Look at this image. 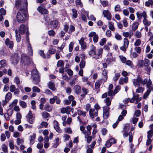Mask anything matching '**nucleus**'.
I'll return each instance as SVG.
<instances>
[{"label": "nucleus", "instance_id": "28", "mask_svg": "<svg viewBox=\"0 0 153 153\" xmlns=\"http://www.w3.org/2000/svg\"><path fill=\"white\" fill-rule=\"evenodd\" d=\"M7 66L6 61L5 60H2L0 61V69L4 68Z\"/></svg>", "mask_w": 153, "mask_h": 153}, {"label": "nucleus", "instance_id": "27", "mask_svg": "<svg viewBox=\"0 0 153 153\" xmlns=\"http://www.w3.org/2000/svg\"><path fill=\"white\" fill-rule=\"evenodd\" d=\"M102 80L101 79L98 80L95 83V88L97 90L99 88L102 84Z\"/></svg>", "mask_w": 153, "mask_h": 153}, {"label": "nucleus", "instance_id": "44", "mask_svg": "<svg viewBox=\"0 0 153 153\" xmlns=\"http://www.w3.org/2000/svg\"><path fill=\"white\" fill-rule=\"evenodd\" d=\"M148 135L147 137L148 138H152V136L153 135V129H151L148 132Z\"/></svg>", "mask_w": 153, "mask_h": 153}, {"label": "nucleus", "instance_id": "45", "mask_svg": "<svg viewBox=\"0 0 153 153\" xmlns=\"http://www.w3.org/2000/svg\"><path fill=\"white\" fill-rule=\"evenodd\" d=\"M18 100L17 99L14 100L12 103L9 105V107L11 108H13L16 105L18 102Z\"/></svg>", "mask_w": 153, "mask_h": 153}, {"label": "nucleus", "instance_id": "3", "mask_svg": "<svg viewBox=\"0 0 153 153\" xmlns=\"http://www.w3.org/2000/svg\"><path fill=\"white\" fill-rule=\"evenodd\" d=\"M122 35L125 38L123 39V45L120 47V48L122 51L126 52L128 47L129 44L128 40L126 38L129 37V38L130 39L133 35V33L130 34V33L128 32H124L123 33Z\"/></svg>", "mask_w": 153, "mask_h": 153}, {"label": "nucleus", "instance_id": "19", "mask_svg": "<svg viewBox=\"0 0 153 153\" xmlns=\"http://www.w3.org/2000/svg\"><path fill=\"white\" fill-rule=\"evenodd\" d=\"M6 45L8 46L10 48H12L13 47V42L12 41H10L8 38H7L5 41Z\"/></svg>", "mask_w": 153, "mask_h": 153}, {"label": "nucleus", "instance_id": "5", "mask_svg": "<svg viewBox=\"0 0 153 153\" xmlns=\"http://www.w3.org/2000/svg\"><path fill=\"white\" fill-rule=\"evenodd\" d=\"M151 81L149 79L146 84L147 88L148 89L144 94V98L146 99L149 95L151 91H153V87Z\"/></svg>", "mask_w": 153, "mask_h": 153}, {"label": "nucleus", "instance_id": "25", "mask_svg": "<svg viewBox=\"0 0 153 153\" xmlns=\"http://www.w3.org/2000/svg\"><path fill=\"white\" fill-rule=\"evenodd\" d=\"M120 76V73H117L116 72H114V75L113 76L112 78V80L115 82H116Z\"/></svg>", "mask_w": 153, "mask_h": 153}, {"label": "nucleus", "instance_id": "47", "mask_svg": "<svg viewBox=\"0 0 153 153\" xmlns=\"http://www.w3.org/2000/svg\"><path fill=\"white\" fill-rule=\"evenodd\" d=\"M19 104L20 106L22 108H25L27 106L26 103L24 101H20L19 102Z\"/></svg>", "mask_w": 153, "mask_h": 153}, {"label": "nucleus", "instance_id": "9", "mask_svg": "<svg viewBox=\"0 0 153 153\" xmlns=\"http://www.w3.org/2000/svg\"><path fill=\"white\" fill-rule=\"evenodd\" d=\"M88 36L90 37H93V41L95 43H97L99 37L97 34L94 32H91L89 33Z\"/></svg>", "mask_w": 153, "mask_h": 153}, {"label": "nucleus", "instance_id": "61", "mask_svg": "<svg viewBox=\"0 0 153 153\" xmlns=\"http://www.w3.org/2000/svg\"><path fill=\"white\" fill-rule=\"evenodd\" d=\"M85 62L84 61L82 60L79 66L81 68H84L85 66Z\"/></svg>", "mask_w": 153, "mask_h": 153}, {"label": "nucleus", "instance_id": "55", "mask_svg": "<svg viewBox=\"0 0 153 153\" xmlns=\"http://www.w3.org/2000/svg\"><path fill=\"white\" fill-rule=\"evenodd\" d=\"M48 34L50 36H54L55 35V32L53 30H50L48 32Z\"/></svg>", "mask_w": 153, "mask_h": 153}, {"label": "nucleus", "instance_id": "51", "mask_svg": "<svg viewBox=\"0 0 153 153\" xmlns=\"http://www.w3.org/2000/svg\"><path fill=\"white\" fill-rule=\"evenodd\" d=\"M75 30V28L73 25H71L69 27V30L68 33L69 34L71 33L72 32Z\"/></svg>", "mask_w": 153, "mask_h": 153}, {"label": "nucleus", "instance_id": "16", "mask_svg": "<svg viewBox=\"0 0 153 153\" xmlns=\"http://www.w3.org/2000/svg\"><path fill=\"white\" fill-rule=\"evenodd\" d=\"M95 144V141H93L90 145L88 146V147H90V148H88L86 150L87 153H92L93 152V151L92 149H93L94 148Z\"/></svg>", "mask_w": 153, "mask_h": 153}, {"label": "nucleus", "instance_id": "46", "mask_svg": "<svg viewBox=\"0 0 153 153\" xmlns=\"http://www.w3.org/2000/svg\"><path fill=\"white\" fill-rule=\"evenodd\" d=\"M138 87V88L136 90V92L138 93L140 92H143L144 90V88L140 86Z\"/></svg>", "mask_w": 153, "mask_h": 153}, {"label": "nucleus", "instance_id": "11", "mask_svg": "<svg viewBox=\"0 0 153 153\" xmlns=\"http://www.w3.org/2000/svg\"><path fill=\"white\" fill-rule=\"evenodd\" d=\"M89 114L91 117L93 118L98 115V110L95 109H90L89 111Z\"/></svg>", "mask_w": 153, "mask_h": 153}, {"label": "nucleus", "instance_id": "7", "mask_svg": "<svg viewBox=\"0 0 153 153\" xmlns=\"http://www.w3.org/2000/svg\"><path fill=\"white\" fill-rule=\"evenodd\" d=\"M30 59L29 57L24 55H22L21 56V62L24 65H28L30 64Z\"/></svg>", "mask_w": 153, "mask_h": 153}, {"label": "nucleus", "instance_id": "57", "mask_svg": "<svg viewBox=\"0 0 153 153\" xmlns=\"http://www.w3.org/2000/svg\"><path fill=\"white\" fill-rule=\"evenodd\" d=\"M121 86L119 85H117L115 88L114 90V94H116L120 89Z\"/></svg>", "mask_w": 153, "mask_h": 153}, {"label": "nucleus", "instance_id": "2", "mask_svg": "<svg viewBox=\"0 0 153 153\" xmlns=\"http://www.w3.org/2000/svg\"><path fill=\"white\" fill-rule=\"evenodd\" d=\"M91 50L89 52V55L96 59H99L102 57L103 53V49L102 48H99L98 50V52H96V47L93 45L90 46Z\"/></svg>", "mask_w": 153, "mask_h": 153}, {"label": "nucleus", "instance_id": "18", "mask_svg": "<svg viewBox=\"0 0 153 153\" xmlns=\"http://www.w3.org/2000/svg\"><path fill=\"white\" fill-rule=\"evenodd\" d=\"M128 80V77H121L119 80V83L120 85H123L124 83H127Z\"/></svg>", "mask_w": 153, "mask_h": 153}, {"label": "nucleus", "instance_id": "37", "mask_svg": "<svg viewBox=\"0 0 153 153\" xmlns=\"http://www.w3.org/2000/svg\"><path fill=\"white\" fill-rule=\"evenodd\" d=\"M48 123L45 122H42L41 123L40 125L39 126V128H41L43 127L46 128L48 126Z\"/></svg>", "mask_w": 153, "mask_h": 153}, {"label": "nucleus", "instance_id": "42", "mask_svg": "<svg viewBox=\"0 0 153 153\" xmlns=\"http://www.w3.org/2000/svg\"><path fill=\"white\" fill-rule=\"evenodd\" d=\"M1 148L4 152L5 153H8L7 147L5 144H2Z\"/></svg>", "mask_w": 153, "mask_h": 153}, {"label": "nucleus", "instance_id": "59", "mask_svg": "<svg viewBox=\"0 0 153 153\" xmlns=\"http://www.w3.org/2000/svg\"><path fill=\"white\" fill-rule=\"evenodd\" d=\"M56 99V96H54L52 98L50 99L49 102L51 104H53L55 102V100Z\"/></svg>", "mask_w": 153, "mask_h": 153}, {"label": "nucleus", "instance_id": "63", "mask_svg": "<svg viewBox=\"0 0 153 153\" xmlns=\"http://www.w3.org/2000/svg\"><path fill=\"white\" fill-rule=\"evenodd\" d=\"M24 142V141L23 140L19 138H18L17 139V144L18 145H20V144L23 143Z\"/></svg>", "mask_w": 153, "mask_h": 153}, {"label": "nucleus", "instance_id": "34", "mask_svg": "<svg viewBox=\"0 0 153 153\" xmlns=\"http://www.w3.org/2000/svg\"><path fill=\"white\" fill-rule=\"evenodd\" d=\"M36 135L35 134H33V135L30 136V144H33L35 141Z\"/></svg>", "mask_w": 153, "mask_h": 153}, {"label": "nucleus", "instance_id": "64", "mask_svg": "<svg viewBox=\"0 0 153 153\" xmlns=\"http://www.w3.org/2000/svg\"><path fill=\"white\" fill-rule=\"evenodd\" d=\"M32 90L33 91L38 93H39L40 91L39 88L36 86H33L32 88Z\"/></svg>", "mask_w": 153, "mask_h": 153}, {"label": "nucleus", "instance_id": "50", "mask_svg": "<svg viewBox=\"0 0 153 153\" xmlns=\"http://www.w3.org/2000/svg\"><path fill=\"white\" fill-rule=\"evenodd\" d=\"M105 102L108 106L110 105L111 104V100L109 97L106 98L104 100Z\"/></svg>", "mask_w": 153, "mask_h": 153}, {"label": "nucleus", "instance_id": "13", "mask_svg": "<svg viewBox=\"0 0 153 153\" xmlns=\"http://www.w3.org/2000/svg\"><path fill=\"white\" fill-rule=\"evenodd\" d=\"M102 13L105 17L108 20H111V15L108 10H104L103 11Z\"/></svg>", "mask_w": 153, "mask_h": 153}, {"label": "nucleus", "instance_id": "12", "mask_svg": "<svg viewBox=\"0 0 153 153\" xmlns=\"http://www.w3.org/2000/svg\"><path fill=\"white\" fill-rule=\"evenodd\" d=\"M142 79L140 77H138L137 79H134L133 80V82L134 85L135 86L139 87L141 84Z\"/></svg>", "mask_w": 153, "mask_h": 153}, {"label": "nucleus", "instance_id": "39", "mask_svg": "<svg viewBox=\"0 0 153 153\" xmlns=\"http://www.w3.org/2000/svg\"><path fill=\"white\" fill-rule=\"evenodd\" d=\"M138 23L137 22L134 23L132 25V30L134 31H135L138 28Z\"/></svg>", "mask_w": 153, "mask_h": 153}, {"label": "nucleus", "instance_id": "35", "mask_svg": "<svg viewBox=\"0 0 153 153\" xmlns=\"http://www.w3.org/2000/svg\"><path fill=\"white\" fill-rule=\"evenodd\" d=\"M109 28L112 31H114L115 30V28L114 26V23L112 22H108Z\"/></svg>", "mask_w": 153, "mask_h": 153}, {"label": "nucleus", "instance_id": "54", "mask_svg": "<svg viewBox=\"0 0 153 153\" xmlns=\"http://www.w3.org/2000/svg\"><path fill=\"white\" fill-rule=\"evenodd\" d=\"M133 135L131 132H130L129 133L128 141L130 143H131L133 140Z\"/></svg>", "mask_w": 153, "mask_h": 153}, {"label": "nucleus", "instance_id": "21", "mask_svg": "<svg viewBox=\"0 0 153 153\" xmlns=\"http://www.w3.org/2000/svg\"><path fill=\"white\" fill-rule=\"evenodd\" d=\"M136 15L137 18L139 19H141L142 17H143L144 19L147 17L146 13L145 11H143L142 13L137 12L136 13Z\"/></svg>", "mask_w": 153, "mask_h": 153}, {"label": "nucleus", "instance_id": "20", "mask_svg": "<svg viewBox=\"0 0 153 153\" xmlns=\"http://www.w3.org/2000/svg\"><path fill=\"white\" fill-rule=\"evenodd\" d=\"M79 42L81 46V48L82 49H85L86 47V43L84 42V38H82L81 39L79 40Z\"/></svg>", "mask_w": 153, "mask_h": 153}, {"label": "nucleus", "instance_id": "22", "mask_svg": "<svg viewBox=\"0 0 153 153\" xmlns=\"http://www.w3.org/2000/svg\"><path fill=\"white\" fill-rule=\"evenodd\" d=\"M74 90L76 94H79L81 91V87L78 85H75L74 86Z\"/></svg>", "mask_w": 153, "mask_h": 153}, {"label": "nucleus", "instance_id": "49", "mask_svg": "<svg viewBox=\"0 0 153 153\" xmlns=\"http://www.w3.org/2000/svg\"><path fill=\"white\" fill-rule=\"evenodd\" d=\"M42 115L43 117L46 118L50 117V114L45 111L42 112Z\"/></svg>", "mask_w": 153, "mask_h": 153}, {"label": "nucleus", "instance_id": "33", "mask_svg": "<svg viewBox=\"0 0 153 153\" xmlns=\"http://www.w3.org/2000/svg\"><path fill=\"white\" fill-rule=\"evenodd\" d=\"M56 51V49L52 45L51 46L48 51L49 53L50 54H53L55 53Z\"/></svg>", "mask_w": 153, "mask_h": 153}, {"label": "nucleus", "instance_id": "62", "mask_svg": "<svg viewBox=\"0 0 153 153\" xmlns=\"http://www.w3.org/2000/svg\"><path fill=\"white\" fill-rule=\"evenodd\" d=\"M77 78H75L72 79L71 81H70V83L71 85H72L74 84L77 82Z\"/></svg>", "mask_w": 153, "mask_h": 153}, {"label": "nucleus", "instance_id": "1", "mask_svg": "<svg viewBox=\"0 0 153 153\" xmlns=\"http://www.w3.org/2000/svg\"><path fill=\"white\" fill-rule=\"evenodd\" d=\"M27 0H16L15 6L17 8H19L16 16L17 21L19 23H25L27 19Z\"/></svg>", "mask_w": 153, "mask_h": 153}, {"label": "nucleus", "instance_id": "8", "mask_svg": "<svg viewBox=\"0 0 153 153\" xmlns=\"http://www.w3.org/2000/svg\"><path fill=\"white\" fill-rule=\"evenodd\" d=\"M28 121L30 124H33L35 120L34 118L33 117L32 113L30 111L27 115L26 116Z\"/></svg>", "mask_w": 153, "mask_h": 153}, {"label": "nucleus", "instance_id": "26", "mask_svg": "<svg viewBox=\"0 0 153 153\" xmlns=\"http://www.w3.org/2000/svg\"><path fill=\"white\" fill-rule=\"evenodd\" d=\"M15 33L16 36V39L17 41L19 42H20L21 39L20 34L19 33V31L17 30H16Z\"/></svg>", "mask_w": 153, "mask_h": 153}, {"label": "nucleus", "instance_id": "31", "mask_svg": "<svg viewBox=\"0 0 153 153\" xmlns=\"http://www.w3.org/2000/svg\"><path fill=\"white\" fill-rule=\"evenodd\" d=\"M58 24V22L57 21H54L51 22V27L52 29H54L57 27Z\"/></svg>", "mask_w": 153, "mask_h": 153}, {"label": "nucleus", "instance_id": "6", "mask_svg": "<svg viewBox=\"0 0 153 153\" xmlns=\"http://www.w3.org/2000/svg\"><path fill=\"white\" fill-rule=\"evenodd\" d=\"M19 33H21L22 35L26 34L27 35L28 33V28L24 24H22L19 27Z\"/></svg>", "mask_w": 153, "mask_h": 153}, {"label": "nucleus", "instance_id": "29", "mask_svg": "<svg viewBox=\"0 0 153 153\" xmlns=\"http://www.w3.org/2000/svg\"><path fill=\"white\" fill-rule=\"evenodd\" d=\"M39 54L44 58H49L50 57V55L49 54H47L46 56H45L43 51L40 50L39 52Z\"/></svg>", "mask_w": 153, "mask_h": 153}, {"label": "nucleus", "instance_id": "53", "mask_svg": "<svg viewBox=\"0 0 153 153\" xmlns=\"http://www.w3.org/2000/svg\"><path fill=\"white\" fill-rule=\"evenodd\" d=\"M115 38L118 40H121L122 39V36L117 33H115Z\"/></svg>", "mask_w": 153, "mask_h": 153}, {"label": "nucleus", "instance_id": "40", "mask_svg": "<svg viewBox=\"0 0 153 153\" xmlns=\"http://www.w3.org/2000/svg\"><path fill=\"white\" fill-rule=\"evenodd\" d=\"M77 112L79 115H82L83 117H85L86 115V112L85 111H83L82 110H77Z\"/></svg>", "mask_w": 153, "mask_h": 153}, {"label": "nucleus", "instance_id": "23", "mask_svg": "<svg viewBox=\"0 0 153 153\" xmlns=\"http://www.w3.org/2000/svg\"><path fill=\"white\" fill-rule=\"evenodd\" d=\"M91 134V132H88L87 134L85 135V137L86 139L87 143H90L92 140V137L90 136Z\"/></svg>", "mask_w": 153, "mask_h": 153}, {"label": "nucleus", "instance_id": "17", "mask_svg": "<svg viewBox=\"0 0 153 153\" xmlns=\"http://www.w3.org/2000/svg\"><path fill=\"white\" fill-rule=\"evenodd\" d=\"M27 41L28 43V44L27 45L28 53L29 55L32 56L33 53V50L31 46V45L29 41L28 38H27Z\"/></svg>", "mask_w": 153, "mask_h": 153}, {"label": "nucleus", "instance_id": "14", "mask_svg": "<svg viewBox=\"0 0 153 153\" xmlns=\"http://www.w3.org/2000/svg\"><path fill=\"white\" fill-rule=\"evenodd\" d=\"M37 10L41 13V14H47L48 13V11L46 9L41 6L38 7L37 8Z\"/></svg>", "mask_w": 153, "mask_h": 153}, {"label": "nucleus", "instance_id": "56", "mask_svg": "<svg viewBox=\"0 0 153 153\" xmlns=\"http://www.w3.org/2000/svg\"><path fill=\"white\" fill-rule=\"evenodd\" d=\"M133 94V97L135 100H136L137 102L139 101L140 100V99H139V95L138 94H135L134 93Z\"/></svg>", "mask_w": 153, "mask_h": 153}, {"label": "nucleus", "instance_id": "52", "mask_svg": "<svg viewBox=\"0 0 153 153\" xmlns=\"http://www.w3.org/2000/svg\"><path fill=\"white\" fill-rule=\"evenodd\" d=\"M74 43L73 42H71L70 43L69 45V51L70 52H71L73 49V46Z\"/></svg>", "mask_w": 153, "mask_h": 153}, {"label": "nucleus", "instance_id": "15", "mask_svg": "<svg viewBox=\"0 0 153 153\" xmlns=\"http://www.w3.org/2000/svg\"><path fill=\"white\" fill-rule=\"evenodd\" d=\"M108 73V71L105 69H104L102 72V78L101 79L103 82H105L107 81L108 76L107 75Z\"/></svg>", "mask_w": 153, "mask_h": 153}, {"label": "nucleus", "instance_id": "58", "mask_svg": "<svg viewBox=\"0 0 153 153\" xmlns=\"http://www.w3.org/2000/svg\"><path fill=\"white\" fill-rule=\"evenodd\" d=\"M114 10L116 12L120 11L121 10V8L119 4H117L114 7Z\"/></svg>", "mask_w": 153, "mask_h": 153}, {"label": "nucleus", "instance_id": "41", "mask_svg": "<svg viewBox=\"0 0 153 153\" xmlns=\"http://www.w3.org/2000/svg\"><path fill=\"white\" fill-rule=\"evenodd\" d=\"M72 16L74 19L76 18L78 14L76 10L75 9H72Z\"/></svg>", "mask_w": 153, "mask_h": 153}, {"label": "nucleus", "instance_id": "43", "mask_svg": "<svg viewBox=\"0 0 153 153\" xmlns=\"http://www.w3.org/2000/svg\"><path fill=\"white\" fill-rule=\"evenodd\" d=\"M114 59L112 56H111L110 57L107 58L106 62L108 64H109L112 62L114 61Z\"/></svg>", "mask_w": 153, "mask_h": 153}, {"label": "nucleus", "instance_id": "48", "mask_svg": "<svg viewBox=\"0 0 153 153\" xmlns=\"http://www.w3.org/2000/svg\"><path fill=\"white\" fill-rule=\"evenodd\" d=\"M12 94L10 92H8L6 95L5 99L9 101L11 98Z\"/></svg>", "mask_w": 153, "mask_h": 153}, {"label": "nucleus", "instance_id": "36", "mask_svg": "<svg viewBox=\"0 0 153 153\" xmlns=\"http://www.w3.org/2000/svg\"><path fill=\"white\" fill-rule=\"evenodd\" d=\"M80 129L82 131V133L84 134L85 135L87 134L88 132L85 129V127L84 126L82 125L80 126Z\"/></svg>", "mask_w": 153, "mask_h": 153}, {"label": "nucleus", "instance_id": "24", "mask_svg": "<svg viewBox=\"0 0 153 153\" xmlns=\"http://www.w3.org/2000/svg\"><path fill=\"white\" fill-rule=\"evenodd\" d=\"M48 85L49 89L53 91H55L56 90L54 83L52 81L49 82L48 83Z\"/></svg>", "mask_w": 153, "mask_h": 153}, {"label": "nucleus", "instance_id": "32", "mask_svg": "<svg viewBox=\"0 0 153 153\" xmlns=\"http://www.w3.org/2000/svg\"><path fill=\"white\" fill-rule=\"evenodd\" d=\"M143 23L144 25L148 26H149L151 23V22L150 21H148L147 19V17L144 19L143 20Z\"/></svg>", "mask_w": 153, "mask_h": 153}, {"label": "nucleus", "instance_id": "38", "mask_svg": "<svg viewBox=\"0 0 153 153\" xmlns=\"http://www.w3.org/2000/svg\"><path fill=\"white\" fill-rule=\"evenodd\" d=\"M59 138H56L54 140V143L53 145L54 148H56L59 144Z\"/></svg>", "mask_w": 153, "mask_h": 153}, {"label": "nucleus", "instance_id": "10", "mask_svg": "<svg viewBox=\"0 0 153 153\" xmlns=\"http://www.w3.org/2000/svg\"><path fill=\"white\" fill-rule=\"evenodd\" d=\"M19 58L17 53H15L11 57L12 63L14 65H16L19 61Z\"/></svg>", "mask_w": 153, "mask_h": 153}, {"label": "nucleus", "instance_id": "60", "mask_svg": "<svg viewBox=\"0 0 153 153\" xmlns=\"http://www.w3.org/2000/svg\"><path fill=\"white\" fill-rule=\"evenodd\" d=\"M135 36L136 37L138 38H141L142 36V35L141 34L140 32L138 31H137L135 33Z\"/></svg>", "mask_w": 153, "mask_h": 153}, {"label": "nucleus", "instance_id": "4", "mask_svg": "<svg viewBox=\"0 0 153 153\" xmlns=\"http://www.w3.org/2000/svg\"><path fill=\"white\" fill-rule=\"evenodd\" d=\"M32 76L33 78V82L36 84H37L40 82L39 76L38 71L36 69H34L32 71Z\"/></svg>", "mask_w": 153, "mask_h": 153}, {"label": "nucleus", "instance_id": "30", "mask_svg": "<svg viewBox=\"0 0 153 153\" xmlns=\"http://www.w3.org/2000/svg\"><path fill=\"white\" fill-rule=\"evenodd\" d=\"M44 109L48 112L51 111L52 109V107L49 104H46L44 106Z\"/></svg>", "mask_w": 153, "mask_h": 153}]
</instances>
